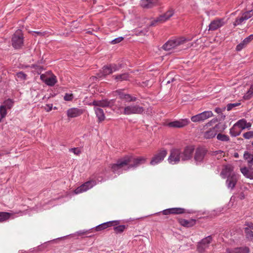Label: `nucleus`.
Listing matches in <instances>:
<instances>
[{
  "label": "nucleus",
  "mask_w": 253,
  "mask_h": 253,
  "mask_svg": "<svg viewBox=\"0 0 253 253\" xmlns=\"http://www.w3.org/2000/svg\"><path fill=\"white\" fill-rule=\"evenodd\" d=\"M114 99H103L101 100H94L89 104V105H93L97 107H110L114 105Z\"/></svg>",
  "instance_id": "nucleus-11"
},
{
  "label": "nucleus",
  "mask_w": 253,
  "mask_h": 253,
  "mask_svg": "<svg viewBox=\"0 0 253 253\" xmlns=\"http://www.w3.org/2000/svg\"><path fill=\"white\" fill-rule=\"evenodd\" d=\"M52 109V107H50V108H49V109L47 110V111H49L50 110H51Z\"/></svg>",
  "instance_id": "nucleus-56"
},
{
  "label": "nucleus",
  "mask_w": 253,
  "mask_h": 253,
  "mask_svg": "<svg viewBox=\"0 0 253 253\" xmlns=\"http://www.w3.org/2000/svg\"><path fill=\"white\" fill-rule=\"evenodd\" d=\"M217 121V120L216 119H213L208 124H210V125H211V123H214L216 122Z\"/></svg>",
  "instance_id": "nucleus-54"
},
{
  "label": "nucleus",
  "mask_w": 253,
  "mask_h": 253,
  "mask_svg": "<svg viewBox=\"0 0 253 253\" xmlns=\"http://www.w3.org/2000/svg\"><path fill=\"white\" fill-rule=\"evenodd\" d=\"M24 37L21 30H17L12 38V45L14 48H20L23 45Z\"/></svg>",
  "instance_id": "nucleus-4"
},
{
  "label": "nucleus",
  "mask_w": 253,
  "mask_h": 253,
  "mask_svg": "<svg viewBox=\"0 0 253 253\" xmlns=\"http://www.w3.org/2000/svg\"><path fill=\"white\" fill-rule=\"evenodd\" d=\"M111 71L109 65L104 66L100 72L97 74V76L99 78L105 77L107 75L112 73Z\"/></svg>",
  "instance_id": "nucleus-25"
},
{
  "label": "nucleus",
  "mask_w": 253,
  "mask_h": 253,
  "mask_svg": "<svg viewBox=\"0 0 253 253\" xmlns=\"http://www.w3.org/2000/svg\"><path fill=\"white\" fill-rule=\"evenodd\" d=\"M226 252L227 253H249L250 249L248 247H240L234 249H227Z\"/></svg>",
  "instance_id": "nucleus-22"
},
{
  "label": "nucleus",
  "mask_w": 253,
  "mask_h": 253,
  "mask_svg": "<svg viewBox=\"0 0 253 253\" xmlns=\"http://www.w3.org/2000/svg\"><path fill=\"white\" fill-rule=\"evenodd\" d=\"M242 174L247 178L253 179V169H248L243 168L241 169Z\"/></svg>",
  "instance_id": "nucleus-27"
},
{
  "label": "nucleus",
  "mask_w": 253,
  "mask_h": 253,
  "mask_svg": "<svg viewBox=\"0 0 253 253\" xmlns=\"http://www.w3.org/2000/svg\"><path fill=\"white\" fill-rule=\"evenodd\" d=\"M69 151L74 153L76 155H79L81 153L80 150L78 148H71Z\"/></svg>",
  "instance_id": "nucleus-47"
},
{
  "label": "nucleus",
  "mask_w": 253,
  "mask_h": 253,
  "mask_svg": "<svg viewBox=\"0 0 253 253\" xmlns=\"http://www.w3.org/2000/svg\"><path fill=\"white\" fill-rule=\"evenodd\" d=\"M102 179H101V180H99V179H97V180H98V181H100V182L102 181Z\"/></svg>",
  "instance_id": "nucleus-62"
},
{
  "label": "nucleus",
  "mask_w": 253,
  "mask_h": 253,
  "mask_svg": "<svg viewBox=\"0 0 253 253\" xmlns=\"http://www.w3.org/2000/svg\"><path fill=\"white\" fill-rule=\"evenodd\" d=\"M110 69H111L112 73L119 71L122 68V64H110L109 65Z\"/></svg>",
  "instance_id": "nucleus-36"
},
{
  "label": "nucleus",
  "mask_w": 253,
  "mask_h": 253,
  "mask_svg": "<svg viewBox=\"0 0 253 253\" xmlns=\"http://www.w3.org/2000/svg\"><path fill=\"white\" fill-rule=\"evenodd\" d=\"M15 214L12 212H0V221H4L9 219L14 218Z\"/></svg>",
  "instance_id": "nucleus-26"
},
{
  "label": "nucleus",
  "mask_w": 253,
  "mask_h": 253,
  "mask_svg": "<svg viewBox=\"0 0 253 253\" xmlns=\"http://www.w3.org/2000/svg\"><path fill=\"white\" fill-rule=\"evenodd\" d=\"M144 157L134 158L132 156H126L119 160L116 164L111 167V170L114 173L119 175L124 170L134 169L145 163Z\"/></svg>",
  "instance_id": "nucleus-1"
},
{
  "label": "nucleus",
  "mask_w": 253,
  "mask_h": 253,
  "mask_svg": "<svg viewBox=\"0 0 253 253\" xmlns=\"http://www.w3.org/2000/svg\"><path fill=\"white\" fill-rule=\"evenodd\" d=\"M205 216H205V215H204V216H200V217H198V218L201 219V218H203H203H204V217H205Z\"/></svg>",
  "instance_id": "nucleus-57"
},
{
  "label": "nucleus",
  "mask_w": 253,
  "mask_h": 253,
  "mask_svg": "<svg viewBox=\"0 0 253 253\" xmlns=\"http://www.w3.org/2000/svg\"><path fill=\"white\" fill-rule=\"evenodd\" d=\"M3 118H1V117H0V123L1 122V120Z\"/></svg>",
  "instance_id": "nucleus-59"
},
{
  "label": "nucleus",
  "mask_w": 253,
  "mask_h": 253,
  "mask_svg": "<svg viewBox=\"0 0 253 253\" xmlns=\"http://www.w3.org/2000/svg\"><path fill=\"white\" fill-rule=\"evenodd\" d=\"M144 108L137 104H131L124 108L123 114L126 115L131 114H140L143 113Z\"/></svg>",
  "instance_id": "nucleus-6"
},
{
  "label": "nucleus",
  "mask_w": 253,
  "mask_h": 253,
  "mask_svg": "<svg viewBox=\"0 0 253 253\" xmlns=\"http://www.w3.org/2000/svg\"><path fill=\"white\" fill-rule=\"evenodd\" d=\"M214 111L217 114H220L222 112V109L220 108H216Z\"/></svg>",
  "instance_id": "nucleus-52"
},
{
  "label": "nucleus",
  "mask_w": 253,
  "mask_h": 253,
  "mask_svg": "<svg viewBox=\"0 0 253 253\" xmlns=\"http://www.w3.org/2000/svg\"><path fill=\"white\" fill-rule=\"evenodd\" d=\"M167 155V151L165 149L160 150L152 158L150 165L155 166L161 163Z\"/></svg>",
  "instance_id": "nucleus-8"
},
{
  "label": "nucleus",
  "mask_w": 253,
  "mask_h": 253,
  "mask_svg": "<svg viewBox=\"0 0 253 253\" xmlns=\"http://www.w3.org/2000/svg\"><path fill=\"white\" fill-rule=\"evenodd\" d=\"M207 150L204 148H198L196 150L194 159L197 163L198 164L202 162L204 160V159L207 154Z\"/></svg>",
  "instance_id": "nucleus-14"
},
{
  "label": "nucleus",
  "mask_w": 253,
  "mask_h": 253,
  "mask_svg": "<svg viewBox=\"0 0 253 253\" xmlns=\"http://www.w3.org/2000/svg\"><path fill=\"white\" fill-rule=\"evenodd\" d=\"M217 139L222 141H228L229 137L228 135L219 133L217 135Z\"/></svg>",
  "instance_id": "nucleus-35"
},
{
  "label": "nucleus",
  "mask_w": 253,
  "mask_h": 253,
  "mask_svg": "<svg viewBox=\"0 0 253 253\" xmlns=\"http://www.w3.org/2000/svg\"><path fill=\"white\" fill-rule=\"evenodd\" d=\"M244 229L246 238L249 241L253 240V223L248 222Z\"/></svg>",
  "instance_id": "nucleus-17"
},
{
  "label": "nucleus",
  "mask_w": 253,
  "mask_h": 253,
  "mask_svg": "<svg viewBox=\"0 0 253 253\" xmlns=\"http://www.w3.org/2000/svg\"><path fill=\"white\" fill-rule=\"evenodd\" d=\"M218 128L219 125H216L215 126L210 128L208 130L205 131L203 134V137L206 139L213 138L217 134Z\"/></svg>",
  "instance_id": "nucleus-18"
},
{
  "label": "nucleus",
  "mask_w": 253,
  "mask_h": 253,
  "mask_svg": "<svg viewBox=\"0 0 253 253\" xmlns=\"http://www.w3.org/2000/svg\"><path fill=\"white\" fill-rule=\"evenodd\" d=\"M170 83V82L169 81L167 82V84H169Z\"/></svg>",
  "instance_id": "nucleus-63"
},
{
  "label": "nucleus",
  "mask_w": 253,
  "mask_h": 253,
  "mask_svg": "<svg viewBox=\"0 0 253 253\" xmlns=\"http://www.w3.org/2000/svg\"><path fill=\"white\" fill-rule=\"evenodd\" d=\"M117 81H126L129 79V74L128 73H123L120 75H115L113 77Z\"/></svg>",
  "instance_id": "nucleus-29"
},
{
  "label": "nucleus",
  "mask_w": 253,
  "mask_h": 253,
  "mask_svg": "<svg viewBox=\"0 0 253 253\" xmlns=\"http://www.w3.org/2000/svg\"><path fill=\"white\" fill-rule=\"evenodd\" d=\"M96 184L95 181L90 180L85 182L80 187H78L75 190V193L76 194L85 192L88 189L91 188L93 186Z\"/></svg>",
  "instance_id": "nucleus-13"
},
{
  "label": "nucleus",
  "mask_w": 253,
  "mask_h": 253,
  "mask_svg": "<svg viewBox=\"0 0 253 253\" xmlns=\"http://www.w3.org/2000/svg\"><path fill=\"white\" fill-rule=\"evenodd\" d=\"M188 211L186 210L181 208H173L166 209L163 211L164 214H182L184 213H188Z\"/></svg>",
  "instance_id": "nucleus-19"
},
{
  "label": "nucleus",
  "mask_w": 253,
  "mask_h": 253,
  "mask_svg": "<svg viewBox=\"0 0 253 253\" xmlns=\"http://www.w3.org/2000/svg\"><path fill=\"white\" fill-rule=\"evenodd\" d=\"M192 221L195 222V221H196V220L195 219H192Z\"/></svg>",
  "instance_id": "nucleus-61"
},
{
  "label": "nucleus",
  "mask_w": 253,
  "mask_h": 253,
  "mask_svg": "<svg viewBox=\"0 0 253 253\" xmlns=\"http://www.w3.org/2000/svg\"><path fill=\"white\" fill-rule=\"evenodd\" d=\"M33 33L37 34L38 35H42V33L40 32H33Z\"/></svg>",
  "instance_id": "nucleus-55"
},
{
  "label": "nucleus",
  "mask_w": 253,
  "mask_h": 253,
  "mask_svg": "<svg viewBox=\"0 0 253 253\" xmlns=\"http://www.w3.org/2000/svg\"><path fill=\"white\" fill-rule=\"evenodd\" d=\"M111 221H115V222H117V221H121V220H112Z\"/></svg>",
  "instance_id": "nucleus-58"
},
{
  "label": "nucleus",
  "mask_w": 253,
  "mask_h": 253,
  "mask_svg": "<svg viewBox=\"0 0 253 253\" xmlns=\"http://www.w3.org/2000/svg\"><path fill=\"white\" fill-rule=\"evenodd\" d=\"M126 226L124 225H118L114 227V230L116 233H121L126 229Z\"/></svg>",
  "instance_id": "nucleus-37"
},
{
  "label": "nucleus",
  "mask_w": 253,
  "mask_h": 253,
  "mask_svg": "<svg viewBox=\"0 0 253 253\" xmlns=\"http://www.w3.org/2000/svg\"><path fill=\"white\" fill-rule=\"evenodd\" d=\"M146 32H147L146 31H140L139 32V33L138 34H137V35H145Z\"/></svg>",
  "instance_id": "nucleus-53"
},
{
  "label": "nucleus",
  "mask_w": 253,
  "mask_h": 253,
  "mask_svg": "<svg viewBox=\"0 0 253 253\" xmlns=\"http://www.w3.org/2000/svg\"><path fill=\"white\" fill-rule=\"evenodd\" d=\"M244 159L247 160L248 163L250 164L252 162V160L253 158V155L250 154L249 152L246 151L244 154Z\"/></svg>",
  "instance_id": "nucleus-38"
},
{
  "label": "nucleus",
  "mask_w": 253,
  "mask_h": 253,
  "mask_svg": "<svg viewBox=\"0 0 253 253\" xmlns=\"http://www.w3.org/2000/svg\"><path fill=\"white\" fill-rule=\"evenodd\" d=\"M184 227H191L194 226V222H180Z\"/></svg>",
  "instance_id": "nucleus-45"
},
{
  "label": "nucleus",
  "mask_w": 253,
  "mask_h": 253,
  "mask_svg": "<svg viewBox=\"0 0 253 253\" xmlns=\"http://www.w3.org/2000/svg\"><path fill=\"white\" fill-rule=\"evenodd\" d=\"M235 124L242 131L245 128L249 129L252 126L251 123H248L244 119L239 120Z\"/></svg>",
  "instance_id": "nucleus-24"
},
{
  "label": "nucleus",
  "mask_w": 253,
  "mask_h": 253,
  "mask_svg": "<svg viewBox=\"0 0 253 253\" xmlns=\"http://www.w3.org/2000/svg\"><path fill=\"white\" fill-rule=\"evenodd\" d=\"M246 45H247V44L244 42V41H243L242 42L237 45L236 49L237 51H241L243 48L245 47Z\"/></svg>",
  "instance_id": "nucleus-43"
},
{
  "label": "nucleus",
  "mask_w": 253,
  "mask_h": 253,
  "mask_svg": "<svg viewBox=\"0 0 253 253\" xmlns=\"http://www.w3.org/2000/svg\"><path fill=\"white\" fill-rule=\"evenodd\" d=\"M212 116L213 113L211 111H207L192 116L191 120L193 122H203Z\"/></svg>",
  "instance_id": "nucleus-10"
},
{
  "label": "nucleus",
  "mask_w": 253,
  "mask_h": 253,
  "mask_svg": "<svg viewBox=\"0 0 253 253\" xmlns=\"http://www.w3.org/2000/svg\"><path fill=\"white\" fill-rule=\"evenodd\" d=\"M240 105V103H230L228 104L226 106V109L227 111H230L234 107H235L236 106H238Z\"/></svg>",
  "instance_id": "nucleus-42"
},
{
  "label": "nucleus",
  "mask_w": 253,
  "mask_h": 253,
  "mask_svg": "<svg viewBox=\"0 0 253 253\" xmlns=\"http://www.w3.org/2000/svg\"><path fill=\"white\" fill-rule=\"evenodd\" d=\"M247 20L244 16L242 14L241 16L236 18L235 21L233 23L234 26L242 25Z\"/></svg>",
  "instance_id": "nucleus-30"
},
{
  "label": "nucleus",
  "mask_w": 253,
  "mask_h": 253,
  "mask_svg": "<svg viewBox=\"0 0 253 253\" xmlns=\"http://www.w3.org/2000/svg\"><path fill=\"white\" fill-rule=\"evenodd\" d=\"M242 132V130L239 127L235 124L230 129V134L232 136L235 137L239 135Z\"/></svg>",
  "instance_id": "nucleus-28"
},
{
  "label": "nucleus",
  "mask_w": 253,
  "mask_h": 253,
  "mask_svg": "<svg viewBox=\"0 0 253 253\" xmlns=\"http://www.w3.org/2000/svg\"><path fill=\"white\" fill-rule=\"evenodd\" d=\"M17 76L18 78H20L23 80H25L26 79V75L24 73L20 72L17 74Z\"/></svg>",
  "instance_id": "nucleus-48"
},
{
  "label": "nucleus",
  "mask_w": 253,
  "mask_h": 253,
  "mask_svg": "<svg viewBox=\"0 0 253 253\" xmlns=\"http://www.w3.org/2000/svg\"><path fill=\"white\" fill-rule=\"evenodd\" d=\"M140 5L144 8H150L158 4V0H141Z\"/></svg>",
  "instance_id": "nucleus-21"
},
{
  "label": "nucleus",
  "mask_w": 253,
  "mask_h": 253,
  "mask_svg": "<svg viewBox=\"0 0 253 253\" xmlns=\"http://www.w3.org/2000/svg\"><path fill=\"white\" fill-rule=\"evenodd\" d=\"M253 39V34L250 35L249 37L245 38L243 41L247 44L249 43Z\"/></svg>",
  "instance_id": "nucleus-49"
},
{
  "label": "nucleus",
  "mask_w": 253,
  "mask_h": 253,
  "mask_svg": "<svg viewBox=\"0 0 253 253\" xmlns=\"http://www.w3.org/2000/svg\"><path fill=\"white\" fill-rule=\"evenodd\" d=\"M245 19L247 20L253 15V9L247 11L242 13Z\"/></svg>",
  "instance_id": "nucleus-39"
},
{
  "label": "nucleus",
  "mask_w": 253,
  "mask_h": 253,
  "mask_svg": "<svg viewBox=\"0 0 253 253\" xmlns=\"http://www.w3.org/2000/svg\"><path fill=\"white\" fill-rule=\"evenodd\" d=\"M47 208H43V209L44 210H46Z\"/></svg>",
  "instance_id": "nucleus-64"
},
{
  "label": "nucleus",
  "mask_w": 253,
  "mask_h": 253,
  "mask_svg": "<svg viewBox=\"0 0 253 253\" xmlns=\"http://www.w3.org/2000/svg\"><path fill=\"white\" fill-rule=\"evenodd\" d=\"M194 150L193 146H187L183 151L179 149H172L170 150L168 162L170 164L175 165L178 163L180 160L182 161L189 160L192 157Z\"/></svg>",
  "instance_id": "nucleus-2"
},
{
  "label": "nucleus",
  "mask_w": 253,
  "mask_h": 253,
  "mask_svg": "<svg viewBox=\"0 0 253 253\" xmlns=\"http://www.w3.org/2000/svg\"><path fill=\"white\" fill-rule=\"evenodd\" d=\"M174 11L172 8H170L165 13L160 15L155 19L153 20L150 24V26H154L156 23H162L169 19L174 14Z\"/></svg>",
  "instance_id": "nucleus-7"
},
{
  "label": "nucleus",
  "mask_w": 253,
  "mask_h": 253,
  "mask_svg": "<svg viewBox=\"0 0 253 253\" xmlns=\"http://www.w3.org/2000/svg\"><path fill=\"white\" fill-rule=\"evenodd\" d=\"M253 96V84L251 86L248 92L244 95V98L246 100L250 99Z\"/></svg>",
  "instance_id": "nucleus-34"
},
{
  "label": "nucleus",
  "mask_w": 253,
  "mask_h": 253,
  "mask_svg": "<svg viewBox=\"0 0 253 253\" xmlns=\"http://www.w3.org/2000/svg\"><path fill=\"white\" fill-rule=\"evenodd\" d=\"M223 151H221V150H218V151H213L212 152V155L213 156H217V155H220V157L221 156L222 153H223Z\"/></svg>",
  "instance_id": "nucleus-51"
},
{
  "label": "nucleus",
  "mask_w": 253,
  "mask_h": 253,
  "mask_svg": "<svg viewBox=\"0 0 253 253\" xmlns=\"http://www.w3.org/2000/svg\"><path fill=\"white\" fill-rule=\"evenodd\" d=\"M7 114L6 108L4 107V106H0V116L1 118H5Z\"/></svg>",
  "instance_id": "nucleus-40"
},
{
  "label": "nucleus",
  "mask_w": 253,
  "mask_h": 253,
  "mask_svg": "<svg viewBox=\"0 0 253 253\" xmlns=\"http://www.w3.org/2000/svg\"><path fill=\"white\" fill-rule=\"evenodd\" d=\"M94 111L99 123L105 120V114L102 109L99 107H94Z\"/></svg>",
  "instance_id": "nucleus-23"
},
{
  "label": "nucleus",
  "mask_w": 253,
  "mask_h": 253,
  "mask_svg": "<svg viewBox=\"0 0 253 253\" xmlns=\"http://www.w3.org/2000/svg\"><path fill=\"white\" fill-rule=\"evenodd\" d=\"M14 101L11 99L8 98L5 100L2 106H4V107L7 109H10L13 106Z\"/></svg>",
  "instance_id": "nucleus-32"
},
{
  "label": "nucleus",
  "mask_w": 253,
  "mask_h": 253,
  "mask_svg": "<svg viewBox=\"0 0 253 253\" xmlns=\"http://www.w3.org/2000/svg\"><path fill=\"white\" fill-rule=\"evenodd\" d=\"M225 24L223 18H217L212 21L209 26V30L214 31Z\"/></svg>",
  "instance_id": "nucleus-16"
},
{
  "label": "nucleus",
  "mask_w": 253,
  "mask_h": 253,
  "mask_svg": "<svg viewBox=\"0 0 253 253\" xmlns=\"http://www.w3.org/2000/svg\"><path fill=\"white\" fill-rule=\"evenodd\" d=\"M83 113V111L81 109L77 108H72L67 110V115L69 118H75L80 116Z\"/></svg>",
  "instance_id": "nucleus-20"
},
{
  "label": "nucleus",
  "mask_w": 253,
  "mask_h": 253,
  "mask_svg": "<svg viewBox=\"0 0 253 253\" xmlns=\"http://www.w3.org/2000/svg\"><path fill=\"white\" fill-rule=\"evenodd\" d=\"M237 156H238V154H235V157H237Z\"/></svg>",
  "instance_id": "nucleus-60"
},
{
  "label": "nucleus",
  "mask_w": 253,
  "mask_h": 253,
  "mask_svg": "<svg viewBox=\"0 0 253 253\" xmlns=\"http://www.w3.org/2000/svg\"><path fill=\"white\" fill-rule=\"evenodd\" d=\"M40 78L47 85L51 86H53L57 82L56 77L49 73L42 74Z\"/></svg>",
  "instance_id": "nucleus-9"
},
{
  "label": "nucleus",
  "mask_w": 253,
  "mask_h": 253,
  "mask_svg": "<svg viewBox=\"0 0 253 253\" xmlns=\"http://www.w3.org/2000/svg\"><path fill=\"white\" fill-rule=\"evenodd\" d=\"M189 123L188 119H184L171 122L168 125L170 127L182 128L187 126Z\"/></svg>",
  "instance_id": "nucleus-15"
},
{
  "label": "nucleus",
  "mask_w": 253,
  "mask_h": 253,
  "mask_svg": "<svg viewBox=\"0 0 253 253\" xmlns=\"http://www.w3.org/2000/svg\"><path fill=\"white\" fill-rule=\"evenodd\" d=\"M212 241V237L211 236H209L201 240L199 242L197 245V251L200 253H203L206 249L209 247V245Z\"/></svg>",
  "instance_id": "nucleus-12"
},
{
  "label": "nucleus",
  "mask_w": 253,
  "mask_h": 253,
  "mask_svg": "<svg viewBox=\"0 0 253 253\" xmlns=\"http://www.w3.org/2000/svg\"><path fill=\"white\" fill-rule=\"evenodd\" d=\"M187 41V39L184 38L169 40L163 45V48L166 51H169L175 47L185 43Z\"/></svg>",
  "instance_id": "nucleus-5"
},
{
  "label": "nucleus",
  "mask_w": 253,
  "mask_h": 253,
  "mask_svg": "<svg viewBox=\"0 0 253 253\" xmlns=\"http://www.w3.org/2000/svg\"><path fill=\"white\" fill-rule=\"evenodd\" d=\"M113 223V222H103V223L97 226L95 228V230L97 231H101L108 227L111 226Z\"/></svg>",
  "instance_id": "nucleus-31"
},
{
  "label": "nucleus",
  "mask_w": 253,
  "mask_h": 253,
  "mask_svg": "<svg viewBox=\"0 0 253 253\" xmlns=\"http://www.w3.org/2000/svg\"><path fill=\"white\" fill-rule=\"evenodd\" d=\"M88 232V231L87 230H84L83 231H79L77 232V234L78 236H82L83 235L86 234Z\"/></svg>",
  "instance_id": "nucleus-50"
},
{
  "label": "nucleus",
  "mask_w": 253,
  "mask_h": 253,
  "mask_svg": "<svg viewBox=\"0 0 253 253\" xmlns=\"http://www.w3.org/2000/svg\"><path fill=\"white\" fill-rule=\"evenodd\" d=\"M120 97L122 99H125L127 101H135L136 100V98L134 97L131 96L129 94H120Z\"/></svg>",
  "instance_id": "nucleus-33"
},
{
  "label": "nucleus",
  "mask_w": 253,
  "mask_h": 253,
  "mask_svg": "<svg viewBox=\"0 0 253 253\" xmlns=\"http://www.w3.org/2000/svg\"><path fill=\"white\" fill-rule=\"evenodd\" d=\"M124 39V38L122 37H120L118 38H116L115 39L112 40L111 41V43L112 44H116L120 42H122Z\"/></svg>",
  "instance_id": "nucleus-44"
},
{
  "label": "nucleus",
  "mask_w": 253,
  "mask_h": 253,
  "mask_svg": "<svg viewBox=\"0 0 253 253\" xmlns=\"http://www.w3.org/2000/svg\"><path fill=\"white\" fill-rule=\"evenodd\" d=\"M243 136L246 139L253 138V131H249L243 133Z\"/></svg>",
  "instance_id": "nucleus-41"
},
{
  "label": "nucleus",
  "mask_w": 253,
  "mask_h": 253,
  "mask_svg": "<svg viewBox=\"0 0 253 253\" xmlns=\"http://www.w3.org/2000/svg\"><path fill=\"white\" fill-rule=\"evenodd\" d=\"M220 175L223 178H227L226 185L231 189L235 187L238 178V175L233 171V167L229 165L224 167Z\"/></svg>",
  "instance_id": "nucleus-3"
},
{
  "label": "nucleus",
  "mask_w": 253,
  "mask_h": 253,
  "mask_svg": "<svg viewBox=\"0 0 253 253\" xmlns=\"http://www.w3.org/2000/svg\"><path fill=\"white\" fill-rule=\"evenodd\" d=\"M73 96L72 94L66 93L64 97V99L66 101H71L73 99Z\"/></svg>",
  "instance_id": "nucleus-46"
}]
</instances>
